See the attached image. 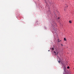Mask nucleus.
I'll use <instances>...</instances> for the list:
<instances>
[{
	"label": "nucleus",
	"mask_w": 74,
	"mask_h": 74,
	"mask_svg": "<svg viewBox=\"0 0 74 74\" xmlns=\"http://www.w3.org/2000/svg\"><path fill=\"white\" fill-rule=\"evenodd\" d=\"M64 40L66 41V38H64Z\"/></svg>",
	"instance_id": "obj_1"
},
{
	"label": "nucleus",
	"mask_w": 74,
	"mask_h": 74,
	"mask_svg": "<svg viewBox=\"0 0 74 74\" xmlns=\"http://www.w3.org/2000/svg\"><path fill=\"white\" fill-rule=\"evenodd\" d=\"M69 22L70 23H71V21H69Z\"/></svg>",
	"instance_id": "obj_2"
},
{
	"label": "nucleus",
	"mask_w": 74,
	"mask_h": 74,
	"mask_svg": "<svg viewBox=\"0 0 74 74\" xmlns=\"http://www.w3.org/2000/svg\"><path fill=\"white\" fill-rule=\"evenodd\" d=\"M67 69H69V68H70V67H69V66H68V67H67Z\"/></svg>",
	"instance_id": "obj_3"
},
{
	"label": "nucleus",
	"mask_w": 74,
	"mask_h": 74,
	"mask_svg": "<svg viewBox=\"0 0 74 74\" xmlns=\"http://www.w3.org/2000/svg\"><path fill=\"white\" fill-rule=\"evenodd\" d=\"M52 50H54V48H52Z\"/></svg>",
	"instance_id": "obj_4"
},
{
	"label": "nucleus",
	"mask_w": 74,
	"mask_h": 74,
	"mask_svg": "<svg viewBox=\"0 0 74 74\" xmlns=\"http://www.w3.org/2000/svg\"><path fill=\"white\" fill-rule=\"evenodd\" d=\"M54 52L55 53H56V51H54Z\"/></svg>",
	"instance_id": "obj_5"
},
{
	"label": "nucleus",
	"mask_w": 74,
	"mask_h": 74,
	"mask_svg": "<svg viewBox=\"0 0 74 74\" xmlns=\"http://www.w3.org/2000/svg\"><path fill=\"white\" fill-rule=\"evenodd\" d=\"M60 41H61V40H60V41L59 40V39H58V42H60Z\"/></svg>",
	"instance_id": "obj_6"
},
{
	"label": "nucleus",
	"mask_w": 74,
	"mask_h": 74,
	"mask_svg": "<svg viewBox=\"0 0 74 74\" xmlns=\"http://www.w3.org/2000/svg\"><path fill=\"white\" fill-rule=\"evenodd\" d=\"M58 63H60V61H58Z\"/></svg>",
	"instance_id": "obj_7"
},
{
	"label": "nucleus",
	"mask_w": 74,
	"mask_h": 74,
	"mask_svg": "<svg viewBox=\"0 0 74 74\" xmlns=\"http://www.w3.org/2000/svg\"><path fill=\"white\" fill-rule=\"evenodd\" d=\"M58 19H60V18L58 17Z\"/></svg>",
	"instance_id": "obj_8"
},
{
	"label": "nucleus",
	"mask_w": 74,
	"mask_h": 74,
	"mask_svg": "<svg viewBox=\"0 0 74 74\" xmlns=\"http://www.w3.org/2000/svg\"><path fill=\"white\" fill-rule=\"evenodd\" d=\"M61 45H62V46H63V45L62 44H61Z\"/></svg>",
	"instance_id": "obj_9"
},
{
	"label": "nucleus",
	"mask_w": 74,
	"mask_h": 74,
	"mask_svg": "<svg viewBox=\"0 0 74 74\" xmlns=\"http://www.w3.org/2000/svg\"><path fill=\"white\" fill-rule=\"evenodd\" d=\"M64 11H65V9H64Z\"/></svg>",
	"instance_id": "obj_10"
},
{
	"label": "nucleus",
	"mask_w": 74,
	"mask_h": 74,
	"mask_svg": "<svg viewBox=\"0 0 74 74\" xmlns=\"http://www.w3.org/2000/svg\"><path fill=\"white\" fill-rule=\"evenodd\" d=\"M48 51H50L49 50H48Z\"/></svg>",
	"instance_id": "obj_11"
}]
</instances>
